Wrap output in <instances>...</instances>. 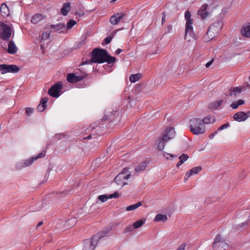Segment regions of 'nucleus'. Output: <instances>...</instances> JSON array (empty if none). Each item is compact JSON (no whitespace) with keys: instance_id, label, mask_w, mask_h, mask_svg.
Here are the masks:
<instances>
[{"instance_id":"1","label":"nucleus","mask_w":250,"mask_h":250,"mask_svg":"<svg viewBox=\"0 0 250 250\" xmlns=\"http://www.w3.org/2000/svg\"><path fill=\"white\" fill-rule=\"evenodd\" d=\"M116 58L108 54L107 52L100 48H95L91 52L90 62L93 63H102L107 62L109 64L113 63Z\"/></svg>"},{"instance_id":"2","label":"nucleus","mask_w":250,"mask_h":250,"mask_svg":"<svg viewBox=\"0 0 250 250\" xmlns=\"http://www.w3.org/2000/svg\"><path fill=\"white\" fill-rule=\"evenodd\" d=\"M222 28V23L218 21L212 24L208 28L206 34L203 37V40L208 42L217 36Z\"/></svg>"},{"instance_id":"3","label":"nucleus","mask_w":250,"mask_h":250,"mask_svg":"<svg viewBox=\"0 0 250 250\" xmlns=\"http://www.w3.org/2000/svg\"><path fill=\"white\" fill-rule=\"evenodd\" d=\"M185 18L186 20L185 38L188 41H190L191 39H195V35L192 27L193 21L191 19V14L189 11L185 12Z\"/></svg>"},{"instance_id":"4","label":"nucleus","mask_w":250,"mask_h":250,"mask_svg":"<svg viewBox=\"0 0 250 250\" xmlns=\"http://www.w3.org/2000/svg\"><path fill=\"white\" fill-rule=\"evenodd\" d=\"M190 129L194 134H202L205 131V126L201 119L194 118L190 121Z\"/></svg>"},{"instance_id":"5","label":"nucleus","mask_w":250,"mask_h":250,"mask_svg":"<svg viewBox=\"0 0 250 250\" xmlns=\"http://www.w3.org/2000/svg\"><path fill=\"white\" fill-rule=\"evenodd\" d=\"M104 236V235H100V234H98L84 240L83 250H94L99 239Z\"/></svg>"},{"instance_id":"6","label":"nucleus","mask_w":250,"mask_h":250,"mask_svg":"<svg viewBox=\"0 0 250 250\" xmlns=\"http://www.w3.org/2000/svg\"><path fill=\"white\" fill-rule=\"evenodd\" d=\"M126 168L124 169L122 172L118 174L114 178V181L120 188L126 185L128 183L126 182L131 176L130 174H126Z\"/></svg>"},{"instance_id":"7","label":"nucleus","mask_w":250,"mask_h":250,"mask_svg":"<svg viewBox=\"0 0 250 250\" xmlns=\"http://www.w3.org/2000/svg\"><path fill=\"white\" fill-rule=\"evenodd\" d=\"M212 247L214 250H227L229 248V245L221 236L218 234L214 239Z\"/></svg>"},{"instance_id":"8","label":"nucleus","mask_w":250,"mask_h":250,"mask_svg":"<svg viewBox=\"0 0 250 250\" xmlns=\"http://www.w3.org/2000/svg\"><path fill=\"white\" fill-rule=\"evenodd\" d=\"M46 154V150H43L37 156L33 157L25 160L24 162H20L17 164V168L18 169H21L25 167L30 166L35 160H37L39 158L43 157Z\"/></svg>"},{"instance_id":"9","label":"nucleus","mask_w":250,"mask_h":250,"mask_svg":"<svg viewBox=\"0 0 250 250\" xmlns=\"http://www.w3.org/2000/svg\"><path fill=\"white\" fill-rule=\"evenodd\" d=\"M62 87V83L59 82L54 84L49 89L48 94L51 97L58 98L60 96V91Z\"/></svg>"},{"instance_id":"10","label":"nucleus","mask_w":250,"mask_h":250,"mask_svg":"<svg viewBox=\"0 0 250 250\" xmlns=\"http://www.w3.org/2000/svg\"><path fill=\"white\" fill-rule=\"evenodd\" d=\"M20 70V68L14 64H0V71L2 74L7 73H16Z\"/></svg>"},{"instance_id":"11","label":"nucleus","mask_w":250,"mask_h":250,"mask_svg":"<svg viewBox=\"0 0 250 250\" xmlns=\"http://www.w3.org/2000/svg\"><path fill=\"white\" fill-rule=\"evenodd\" d=\"M0 26L3 30L0 34L1 38L4 41H8L12 34V28L2 22H0Z\"/></svg>"},{"instance_id":"12","label":"nucleus","mask_w":250,"mask_h":250,"mask_svg":"<svg viewBox=\"0 0 250 250\" xmlns=\"http://www.w3.org/2000/svg\"><path fill=\"white\" fill-rule=\"evenodd\" d=\"M87 75L85 73H83L82 75H79L77 73L75 74L69 73L67 75V80L69 83H75L82 80Z\"/></svg>"},{"instance_id":"13","label":"nucleus","mask_w":250,"mask_h":250,"mask_svg":"<svg viewBox=\"0 0 250 250\" xmlns=\"http://www.w3.org/2000/svg\"><path fill=\"white\" fill-rule=\"evenodd\" d=\"M208 7L207 4H204L198 11V15L202 20L206 19L210 15V13L207 11Z\"/></svg>"},{"instance_id":"14","label":"nucleus","mask_w":250,"mask_h":250,"mask_svg":"<svg viewBox=\"0 0 250 250\" xmlns=\"http://www.w3.org/2000/svg\"><path fill=\"white\" fill-rule=\"evenodd\" d=\"M250 116V112L246 113L244 112L240 111L235 113L233 115V119L234 120L240 122L247 120V119Z\"/></svg>"},{"instance_id":"15","label":"nucleus","mask_w":250,"mask_h":250,"mask_svg":"<svg viewBox=\"0 0 250 250\" xmlns=\"http://www.w3.org/2000/svg\"><path fill=\"white\" fill-rule=\"evenodd\" d=\"M175 135V131L174 128L173 127H169L167 129L163 134L162 137L163 139H166L168 141L171 139L173 138Z\"/></svg>"},{"instance_id":"16","label":"nucleus","mask_w":250,"mask_h":250,"mask_svg":"<svg viewBox=\"0 0 250 250\" xmlns=\"http://www.w3.org/2000/svg\"><path fill=\"white\" fill-rule=\"evenodd\" d=\"M125 16V14L124 13H118L111 17L110 21L112 24H117Z\"/></svg>"},{"instance_id":"17","label":"nucleus","mask_w":250,"mask_h":250,"mask_svg":"<svg viewBox=\"0 0 250 250\" xmlns=\"http://www.w3.org/2000/svg\"><path fill=\"white\" fill-rule=\"evenodd\" d=\"M201 170V167H196L192 168L189 171L187 172L185 176V180L186 181L189 177L193 175V174H198Z\"/></svg>"},{"instance_id":"18","label":"nucleus","mask_w":250,"mask_h":250,"mask_svg":"<svg viewBox=\"0 0 250 250\" xmlns=\"http://www.w3.org/2000/svg\"><path fill=\"white\" fill-rule=\"evenodd\" d=\"M50 28L53 29L54 31L59 33L62 32L65 28V25L64 23H59L57 24H51L50 26Z\"/></svg>"},{"instance_id":"19","label":"nucleus","mask_w":250,"mask_h":250,"mask_svg":"<svg viewBox=\"0 0 250 250\" xmlns=\"http://www.w3.org/2000/svg\"><path fill=\"white\" fill-rule=\"evenodd\" d=\"M0 11L3 17H8L10 15L9 9L7 4L4 3L1 5Z\"/></svg>"},{"instance_id":"20","label":"nucleus","mask_w":250,"mask_h":250,"mask_svg":"<svg viewBox=\"0 0 250 250\" xmlns=\"http://www.w3.org/2000/svg\"><path fill=\"white\" fill-rule=\"evenodd\" d=\"M45 18V17L44 16L40 14H36L31 18V22L34 24H37Z\"/></svg>"},{"instance_id":"21","label":"nucleus","mask_w":250,"mask_h":250,"mask_svg":"<svg viewBox=\"0 0 250 250\" xmlns=\"http://www.w3.org/2000/svg\"><path fill=\"white\" fill-rule=\"evenodd\" d=\"M241 33L244 37L250 38V23L246 24L243 27Z\"/></svg>"},{"instance_id":"22","label":"nucleus","mask_w":250,"mask_h":250,"mask_svg":"<svg viewBox=\"0 0 250 250\" xmlns=\"http://www.w3.org/2000/svg\"><path fill=\"white\" fill-rule=\"evenodd\" d=\"M17 50L18 48L15 45L14 42L12 41H10L8 45V52L10 54H14L17 52Z\"/></svg>"},{"instance_id":"23","label":"nucleus","mask_w":250,"mask_h":250,"mask_svg":"<svg viewBox=\"0 0 250 250\" xmlns=\"http://www.w3.org/2000/svg\"><path fill=\"white\" fill-rule=\"evenodd\" d=\"M70 8L71 6L70 3L67 2L64 3L63 6L61 9L62 14L64 16L67 15L68 12L70 10Z\"/></svg>"},{"instance_id":"24","label":"nucleus","mask_w":250,"mask_h":250,"mask_svg":"<svg viewBox=\"0 0 250 250\" xmlns=\"http://www.w3.org/2000/svg\"><path fill=\"white\" fill-rule=\"evenodd\" d=\"M222 102V100L214 101L209 104L208 107L211 110L216 109L221 105Z\"/></svg>"},{"instance_id":"25","label":"nucleus","mask_w":250,"mask_h":250,"mask_svg":"<svg viewBox=\"0 0 250 250\" xmlns=\"http://www.w3.org/2000/svg\"><path fill=\"white\" fill-rule=\"evenodd\" d=\"M243 87H234L230 92V96L235 98L237 95L240 94L243 90Z\"/></svg>"},{"instance_id":"26","label":"nucleus","mask_w":250,"mask_h":250,"mask_svg":"<svg viewBox=\"0 0 250 250\" xmlns=\"http://www.w3.org/2000/svg\"><path fill=\"white\" fill-rule=\"evenodd\" d=\"M77 222L76 218H72L68 220L64 224L65 228L69 229L74 226Z\"/></svg>"},{"instance_id":"27","label":"nucleus","mask_w":250,"mask_h":250,"mask_svg":"<svg viewBox=\"0 0 250 250\" xmlns=\"http://www.w3.org/2000/svg\"><path fill=\"white\" fill-rule=\"evenodd\" d=\"M202 121L203 124H208L213 123L215 121V119L214 117L208 116L202 120Z\"/></svg>"},{"instance_id":"28","label":"nucleus","mask_w":250,"mask_h":250,"mask_svg":"<svg viewBox=\"0 0 250 250\" xmlns=\"http://www.w3.org/2000/svg\"><path fill=\"white\" fill-rule=\"evenodd\" d=\"M166 139H163V137L162 136L159 138L158 142V148L160 150H163L165 147V144L167 142Z\"/></svg>"},{"instance_id":"29","label":"nucleus","mask_w":250,"mask_h":250,"mask_svg":"<svg viewBox=\"0 0 250 250\" xmlns=\"http://www.w3.org/2000/svg\"><path fill=\"white\" fill-rule=\"evenodd\" d=\"M167 216L165 214H158L156 215L154 221L156 222H165L167 220Z\"/></svg>"},{"instance_id":"30","label":"nucleus","mask_w":250,"mask_h":250,"mask_svg":"<svg viewBox=\"0 0 250 250\" xmlns=\"http://www.w3.org/2000/svg\"><path fill=\"white\" fill-rule=\"evenodd\" d=\"M244 104V101L243 100H238L237 101L233 102L230 104V107L233 109H236L239 105H242Z\"/></svg>"},{"instance_id":"31","label":"nucleus","mask_w":250,"mask_h":250,"mask_svg":"<svg viewBox=\"0 0 250 250\" xmlns=\"http://www.w3.org/2000/svg\"><path fill=\"white\" fill-rule=\"evenodd\" d=\"M244 104V101L243 100H238L237 101L233 102L230 104V107L233 109H236L239 105H242Z\"/></svg>"},{"instance_id":"32","label":"nucleus","mask_w":250,"mask_h":250,"mask_svg":"<svg viewBox=\"0 0 250 250\" xmlns=\"http://www.w3.org/2000/svg\"><path fill=\"white\" fill-rule=\"evenodd\" d=\"M141 205H142L141 202H139L135 204L131 205H130V206H128L127 207H126V210L128 211L134 210L137 209L139 207H140Z\"/></svg>"},{"instance_id":"33","label":"nucleus","mask_w":250,"mask_h":250,"mask_svg":"<svg viewBox=\"0 0 250 250\" xmlns=\"http://www.w3.org/2000/svg\"><path fill=\"white\" fill-rule=\"evenodd\" d=\"M141 77L140 73L131 75L129 77V80L131 83H135L138 81Z\"/></svg>"},{"instance_id":"34","label":"nucleus","mask_w":250,"mask_h":250,"mask_svg":"<svg viewBox=\"0 0 250 250\" xmlns=\"http://www.w3.org/2000/svg\"><path fill=\"white\" fill-rule=\"evenodd\" d=\"M146 167V162H143L139 166H138L135 169V171L140 172L144 170Z\"/></svg>"},{"instance_id":"35","label":"nucleus","mask_w":250,"mask_h":250,"mask_svg":"<svg viewBox=\"0 0 250 250\" xmlns=\"http://www.w3.org/2000/svg\"><path fill=\"white\" fill-rule=\"evenodd\" d=\"M145 221L143 220H139L133 223L134 228H135V229H138L141 227L145 224Z\"/></svg>"},{"instance_id":"36","label":"nucleus","mask_w":250,"mask_h":250,"mask_svg":"<svg viewBox=\"0 0 250 250\" xmlns=\"http://www.w3.org/2000/svg\"><path fill=\"white\" fill-rule=\"evenodd\" d=\"M108 198H109V196L108 197L106 195H99L98 197V199L100 201H101L102 202H103V203L106 201Z\"/></svg>"},{"instance_id":"37","label":"nucleus","mask_w":250,"mask_h":250,"mask_svg":"<svg viewBox=\"0 0 250 250\" xmlns=\"http://www.w3.org/2000/svg\"><path fill=\"white\" fill-rule=\"evenodd\" d=\"M76 24V21L73 20H71L67 24V28L69 29H71L74 25Z\"/></svg>"},{"instance_id":"38","label":"nucleus","mask_w":250,"mask_h":250,"mask_svg":"<svg viewBox=\"0 0 250 250\" xmlns=\"http://www.w3.org/2000/svg\"><path fill=\"white\" fill-rule=\"evenodd\" d=\"M50 32H51L50 31H48L47 32H45L42 33V36L41 40L42 41L43 40H46V39H48L50 36Z\"/></svg>"},{"instance_id":"39","label":"nucleus","mask_w":250,"mask_h":250,"mask_svg":"<svg viewBox=\"0 0 250 250\" xmlns=\"http://www.w3.org/2000/svg\"><path fill=\"white\" fill-rule=\"evenodd\" d=\"M188 158V156L187 155V154H183L179 157V159L184 163L186 161Z\"/></svg>"},{"instance_id":"40","label":"nucleus","mask_w":250,"mask_h":250,"mask_svg":"<svg viewBox=\"0 0 250 250\" xmlns=\"http://www.w3.org/2000/svg\"><path fill=\"white\" fill-rule=\"evenodd\" d=\"M229 126V123H226L225 124L222 125H221L218 129L217 131L219 130H222L225 128H228Z\"/></svg>"},{"instance_id":"41","label":"nucleus","mask_w":250,"mask_h":250,"mask_svg":"<svg viewBox=\"0 0 250 250\" xmlns=\"http://www.w3.org/2000/svg\"><path fill=\"white\" fill-rule=\"evenodd\" d=\"M45 107L46 106H44V105L40 104L37 107V110L40 112H42Z\"/></svg>"},{"instance_id":"42","label":"nucleus","mask_w":250,"mask_h":250,"mask_svg":"<svg viewBox=\"0 0 250 250\" xmlns=\"http://www.w3.org/2000/svg\"><path fill=\"white\" fill-rule=\"evenodd\" d=\"M25 112L27 115L30 116L33 112V109L30 107L25 108Z\"/></svg>"},{"instance_id":"43","label":"nucleus","mask_w":250,"mask_h":250,"mask_svg":"<svg viewBox=\"0 0 250 250\" xmlns=\"http://www.w3.org/2000/svg\"><path fill=\"white\" fill-rule=\"evenodd\" d=\"M186 246V243H183L181 244L176 250H185Z\"/></svg>"},{"instance_id":"44","label":"nucleus","mask_w":250,"mask_h":250,"mask_svg":"<svg viewBox=\"0 0 250 250\" xmlns=\"http://www.w3.org/2000/svg\"><path fill=\"white\" fill-rule=\"evenodd\" d=\"M134 229H135V228H134V226L133 225L132 226H129L126 227L125 229V232H127L129 231H132Z\"/></svg>"},{"instance_id":"45","label":"nucleus","mask_w":250,"mask_h":250,"mask_svg":"<svg viewBox=\"0 0 250 250\" xmlns=\"http://www.w3.org/2000/svg\"><path fill=\"white\" fill-rule=\"evenodd\" d=\"M47 101H48V98H46V97L43 98L41 99L40 104L44 105V106L45 105L46 106V104L47 102Z\"/></svg>"},{"instance_id":"46","label":"nucleus","mask_w":250,"mask_h":250,"mask_svg":"<svg viewBox=\"0 0 250 250\" xmlns=\"http://www.w3.org/2000/svg\"><path fill=\"white\" fill-rule=\"evenodd\" d=\"M109 196V198H113L118 197L119 195L117 192H115L113 194H110Z\"/></svg>"},{"instance_id":"47","label":"nucleus","mask_w":250,"mask_h":250,"mask_svg":"<svg viewBox=\"0 0 250 250\" xmlns=\"http://www.w3.org/2000/svg\"><path fill=\"white\" fill-rule=\"evenodd\" d=\"M112 38L110 37H106L104 39V41L106 44H108L111 41Z\"/></svg>"},{"instance_id":"48","label":"nucleus","mask_w":250,"mask_h":250,"mask_svg":"<svg viewBox=\"0 0 250 250\" xmlns=\"http://www.w3.org/2000/svg\"><path fill=\"white\" fill-rule=\"evenodd\" d=\"M178 64H175V63H172L171 71L174 70L175 71L176 69L178 67Z\"/></svg>"},{"instance_id":"49","label":"nucleus","mask_w":250,"mask_h":250,"mask_svg":"<svg viewBox=\"0 0 250 250\" xmlns=\"http://www.w3.org/2000/svg\"><path fill=\"white\" fill-rule=\"evenodd\" d=\"M213 62V60H211L210 61H209V62H207L206 64V67H209L212 63V62Z\"/></svg>"},{"instance_id":"50","label":"nucleus","mask_w":250,"mask_h":250,"mask_svg":"<svg viewBox=\"0 0 250 250\" xmlns=\"http://www.w3.org/2000/svg\"><path fill=\"white\" fill-rule=\"evenodd\" d=\"M162 15H163V17H162V24H163L166 21V15L164 12L163 13Z\"/></svg>"},{"instance_id":"51","label":"nucleus","mask_w":250,"mask_h":250,"mask_svg":"<svg viewBox=\"0 0 250 250\" xmlns=\"http://www.w3.org/2000/svg\"><path fill=\"white\" fill-rule=\"evenodd\" d=\"M217 131H218L217 130V131H215L214 133L210 134L209 136V139H212V138H213L214 136L217 134Z\"/></svg>"},{"instance_id":"52","label":"nucleus","mask_w":250,"mask_h":250,"mask_svg":"<svg viewBox=\"0 0 250 250\" xmlns=\"http://www.w3.org/2000/svg\"><path fill=\"white\" fill-rule=\"evenodd\" d=\"M184 162L181 161V160H180V161L177 163L176 167H179L182 164H183Z\"/></svg>"},{"instance_id":"53","label":"nucleus","mask_w":250,"mask_h":250,"mask_svg":"<svg viewBox=\"0 0 250 250\" xmlns=\"http://www.w3.org/2000/svg\"><path fill=\"white\" fill-rule=\"evenodd\" d=\"M184 162L181 161V160H180V161L177 163L176 167H179L182 164H183Z\"/></svg>"},{"instance_id":"54","label":"nucleus","mask_w":250,"mask_h":250,"mask_svg":"<svg viewBox=\"0 0 250 250\" xmlns=\"http://www.w3.org/2000/svg\"><path fill=\"white\" fill-rule=\"evenodd\" d=\"M184 162L181 161V160H180V161L177 163L176 167H179L182 164H183Z\"/></svg>"},{"instance_id":"55","label":"nucleus","mask_w":250,"mask_h":250,"mask_svg":"<svg viewBox=\"0 0 250 250\" xmlns=\"http://www.w3.org/2000/svg\"><path fill=\"white\" fill-rule=\"evenodd\" d=\"M122 49H121L119 48V49H118L116 51L115 53H116L117 55H118V54H119L122 52Z\"/></svg>"},{"instance_id":"56","label":"nucleus","mask_w":250,"mask_h":250,"mask_svg":"<svg viewBox=\"0 0 250 250\" xmlns=\"http://www.w3.org/2000/svg\"><path fill=\"white\" fill-rule=\"evenodd\" d=\"M42 224H43V222L40 221V222H39V223L38 224V225L37 226L36 229H38V227L42 226Z\"/></svg>"},{"instance_id":"57","label":"nucleus","mask_w":250,"mask_h":250,"mask_svg":"<svg viewBox=\"0 0 250 250\" xmlns=\"http://www.w3.org/2000/svg\"><path fill=\"white\" fill-rule=\"evenodd\" d=\"M168 28V32H170L171 30H172V25H168L167 27Z\"/></svg>"},{"instance_id":"58","label":"nucleus","mask_w":250,"mask_h":250,"mask_svg":"<svg viewBox=\"0 0 250 250\" xmlns=\"http://www.w3.org/2000/svg\"><path fill=\"white\" fill-rule=\"evenodd\" d=\"M166 154H167V155H169V154H167V153ZM169 155H170L171 157H174L173 155H172V154H169Z\"/></svg>"},{"instance_id":"59","label":"nucleus","mask_w":250,"mask_h":250,"mask_svg":"<svg viewBox=\"0 0 250 250\" xmlns=\"http://www.w3.org/2000/svg\"><path fill=\"white\" fill-rule=\"evenodd\" d=\"M247 86H248L249 89H250V85L249 84H247Z\"/></svg>"},{"instance_id":"60","label":"nucleus","mask_w":250,"mask_h":250,"mask_svg":"<svg viewBox=\"0 0 250 250\" xmlns=\"http://www.w3.org/2000/svg\"><path fill=\"white\" fill-rule=\"evenodd\" d=\"M91 136L90 135H89L87 137V138L90 139V138H91Z\"/></svg>"},{"instance_id":"61","label":"nucleus","mask_w":250,"mask_h":250,"mask_svg":"<svg viewBox=\"0 0 250 250\" xmlns=\"http://www.w3.org/2000/svg\"><path fill=\"white\" fill-rule=\"evenodd\" d=\"M116 0H112L111 2H115Z\"/></svg>"},{"instance_id":"62","label":"nucleus","mask_w":250,"mask_h":250,"mask_svg":"<svg viewBox=\"0 0 250 250\" xmlns=\"http://www.w3.org/2000/svg\"><path fill=\"white\" fill-rule=\"evenodd\" d=\"M83 15V13L79 14V15H80V16H82V15Z\"/></svg>"},{"instance_id":"63","label":"nucleus","mask_w":250,"mask_h":250,"mask_svg":"<svg viewBox=\"0 0 250 250\" xmlns=\"http://www.w3.org/2000/svg\"><path fill=\"white\" fill-rule=\"evenodd\" d=\"M41 48H42L43 47H42V45H41Z\"/></svg>"},{"instance_id":"64","label":"nucleus","mask_w":250,"mask_h":250,"mask_svg":"<svg viewBox=\"0 0 250 250\" xmlns=\"http://www.w3.org/2000/svg\"><path fill=\"white\" fill-rule=\"evenodd\" d=\"M249 80H250V76L249 77Z\"/></svg>"}]
</instances>
